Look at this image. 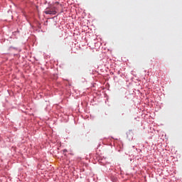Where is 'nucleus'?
Returning a JSON list of instances; mask_svg holds the SVG:
<instances>
[{"instance_id":"1","label":"nucleus","mask_w":182,"mask_h":182,"mask_svg":"<svg viewBox=\"0 0 182 182\" xmlns=\"http://www.w3.org/2000/svg\"><path fill=\"white\" fill-rule=\"evenodd\" d=\"M46 15H56V8L53 7V9H46L44 11Z\"/></svg>"},{"instance_id":"2","label":"nucleus","mask_w":182,"mask_h":182,"mask_svg":"<svg viewBox=\"0 0 182 182\" xmlns=\"http://www.w3.org/2000/svg\"><path fill=\"white\" fill-rule=\"evenodd\" d=\"M66 151H68V150H66V149L63 150V153H66Z\"/></svg>"}]
</instances>
